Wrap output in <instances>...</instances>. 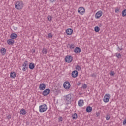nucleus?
<instances>
[{"instance_id": "obj_1", "label": "nucleus", "mask_w": 126, "mask_h": 126, "mask_svg": "<svg viewBox=\"0 0 126 126\" xmlns=\"http://www.w3.org/2000/svg\"><path fill=\"white\" fill-rule=\"evenodd\" d=\"M24 4L22 1H17L15 3V8L19 10V9H22Z\"/></svg>"}, {"instance_id": "obj_2", "label": "nucleus", "mask_w": 126, "mask_h": 126, "mask_svg": "<svg viewBox=\"0 0 126 126\" xmlns=\"http://www.w3.org/2000/svg\"><path fill=\"white\" fill-rule=\"evenodd\" d=\"M39 109L40 113H44V112H46L48 110V106L47 104H43L39 106Z\"/></svg>"}, {"instance_id": "obj_3", "label": "nucleus", "mask_w": 126, "mask_h": 126, "mask_svg": "<svg viewBox=\"0 0 126 126\" xmlns=\"http://www.w3.org/2000/svg\"><path fill=\"white\" fill-rule=\"evenodd\" d=\"M71 99H72V96H71V94H68L66 95L65 98L66 104L67 105H68V104H70V103H71Z\"/></svg>"}, {"instance_id": "obj_4", "label": "nucleus", "mask_w": 126, "mask_h": 126, "mask_svg": "<svg viewBox=\"0 0 126 126\" xmlns=\"http://www.w3.org/2000/svg\"><path fill=\"white\" fill-rule=\"evenodd\" d=\"M73 60V58L71 56L67 55L65 58V62L66 63H71Z\"/></svg>"}, {"instance_id": "obj_5", "label": "nucleus", "mask_w": 126, "mask_h": 126, "mask_svg": "<svg viewBox=\"0 0 126 126\" xmlns=\"http://www.w3.org/2000/svg\"><path fill=\"white\" fill-rule=\"evenodd\" d=\"M63 86L65 89H66V90H68V89L70 88V83H69V82L68 81H65L64 82Z\"/></svg>"}, {"instance_id": "obj_6", "label": "nucleus", "mask_w": 126, "mask_h": 126, "mask_svg": "<svg viewBox=\"0 0 126 126\" xmlns=\"http://www.w3.org/2000/svg\"><path fill=\"white\" fill-rule=\"evenodd\" d=\"M110 98H111V95H110V94H106L103 98L104 102L108 103Z\"/></svg>"}, {"instance_id": "obj_7", "label": "nucleus", "mask_w": 126, "mask_h": 126, "mask_svg": "<svg viewBox=\"0 0 126 126\" xmlns=\"http://www.w3.org/2000/svg\"><path fill=\"white\" fill-rule=\"evenodd\" d=\"M103 15V12L101 10L98 11L97 12L95 15V17L96 19H99L101 16Z\"/></svg>"}, {"instance_id": "obj_8", "label": "nucleus", "mask_w": 126, "mask_h": 126, "mask_svg": "<svg viewBox=\"0 0 126 126\" xmlns=\"http://www.w3.org/2000/svg\"><path fill=\"white\" fill-rule=\"evenodd\" d=\"M78 12L81 14V15H83L84 12H85V9L83 7H80L78 9Z\"/></svg>"}, {"instance_id": "obj_9", "label": "nucleus", "mask_w": 126, "mask_h": 126, "mask_svg": "<svg viewBox=\"0 0 126 126\" xmlns=\"http://www.w3.org/2000/svg\"><path fill=\"white\" fill-rule=\"evenodd\" d=\"M50 92H51L50 89H46L43 92L42 95L43 96H48V94H50Z\"/></svg>"}, {"instance_id": "obj_10", "label": "nucleus", "mask_w": 126, "mask_h": 126, "mask_svg": "<svg viewBox=\"0 0 126 126\" xmlns=\"http://www.w3.org/2000/svg\"><path fill=\"white\" fill-rule=\"evenodd\" d=\"M72 77L73 78H75L78 76V71L76 70L73 71L71 74Z\"/></svg>"}, {"instance_id": "obj_11", "label": "nucleus", "mask_w": 126, "mask_h": 126, "mask_svg": "<svg viewBox=\"0 0 126 126\" xmlns=\"http://www.w3.org/2000/svg\"><path fill=\"white\" fill-rule=\"evenodd\" d=\"M39 88L41 91L45 90L46 89V84L44 83L40 84Z\"/></svg>"}, {"instance_id": "obj_12", "label": "nucleus", "mask_w": 126, "mask_h": 126, "mask_svg": "<svg viewBox=\"0 0 126 126\" xmlns=\"http://www.w3.org/2000/svg\"><path fill=\"white\" fill-rule=\"evenodd\" d=\"M74 52L75 53V54H79V53H81V48L77 47L75 48Z\"/></svg>"}, {"instance_id": "obj_13", "label": "nucleus", "mask_w": 126, "mask_h": 126, "mask_svg": "<svg viewBox=\"0 0 126 126\" xmlns=\"http://www.w3.org/2000/svg\"><path fill=\"white\" fill-rule=\"evenodd\" d=\"M73 32V30L71 29H67L66 30L67 35H71Z\"/></svg>"}, {"instance_id": "obj_14", "label": "nucleus", "mask_w": 126, "mask_h": 126, "mask_svg": "<svg viewBox=\"0 0 126 126\" xmlns=\"http://www.w3.org/2000/svg\"><path fill=\"white\" fill-rule=\"evenodd\" d=\"M7 43L8 45H10V46H12L14 44V40L11 39H8L7 40Z\"/></svg>"}, {"instance_id": "obj_15", "label": "nucleus", "mask_w": 126, "mask_h": 126, "mask_svg": "<svg viewBox=\"0 0 126 126\" xmlns=\"http://www.w3.org/2000/svg\"><path fill=\"white\" fill-rule=\"evenodd\" d=\"M30 69H34L35 68V64L33 63H30L29 64Z\"/></svg>"}, {"instance_id": "obj_16", "label": "nucleus", "mask_w": 126, "mask_h": 126, "mask_svg": "<svg viewBox=\"0 0 126 126\" xmlns=\"http://www.w3.org/2000/svg\"><path fill=\"white\" fill-rule=\"evenodd\" d=\"M0 53L2 56H4L6 54V49L5 48H2L0 49Z\"/></svg>"}, {"instance_id": "obj_17", "label": "nucleus", "mask_w": 126, "mask_h": 126, "mask_svg": "<svg viewBox=\"0 0 126 126\" xmlns=\"http://www.w3.org/2000/svg\"><path fill=\"white\" fill-rule=\"evenodd\" d=\"M10 38L12 40H14V39H16V38H17V34L15 33H12L10 35Z\"/></svg>"}, {"instance_id": "obj_18", "label": "nucleus", "mask_w": 126, "mask_h": 126, "mask_svg": "<svg viewBox=\"0 0 126 126\" xmlns=\"http://www.w3.org/2000/svg\"><path fill=\"white\" fill-rule=\"evenodd\" d=\"M22 66H24L26 68H28V67H29V63H28V61H25V62H24L23 64H22Z\"/></svg>"}, {"instance_id": "obj_19", "label": "nucleus", "mask_w": 126, "mask_h": 126, "mask_svg": "<svg viewBox=\"0 0 126 126\" xmlns=\"http://www.w3.org/2000/svg\"><path fill=\"white\" fill-rule=\"evenodd\" d=\"M83 104H84L83 100L80 99L79 100L78 103V105L79 107H82V106H83Z\"/></svg>"}, {"instance_id": "obj_20", "label": "nucleus", "mask_w": 126, "mask_h": 126, "mask_svg": "<svg viewBox=\"0 0 126 126\" xmlns=\"http://www.w3.org/2000/svg\"><path fill=\"white\" fill-rule=\"evenodd\" d=\"M10 77L11 78H15L16 77V73H15V72H11L10 73Z\"/></svg>"}, {"instance_id": "obj_21", "label": "nucleus", "mask_w": 126, "mask_h": 126, "mask_svg": "<svg viewBox=\"0 0 126 126\" xmlns=\"http://www.w3.org/2000/svg\"><path fill=\"white\" fill-rule=\"evenodd\" d=\"M20 114L23 115V116H24V115H26V114H27V112H26V111H25V109H22L20 110Z\"/></svg>"}, {"instance_id": "obj_22", "label": "nucleus", "mask_w": 126, "mask_h": 126, "mask_svg": "<svg viewBox=\"0 0 126 126\" xmlns=\"http://www.w3.org/2000/svg\"><path fill=\"white\" fill-rule=\"evenodd\" d=\"M87 113H91L92 112V108L91 106H88L86 110Z\"/></svg>"}, {"instance_id": "obj_23", "label": "nucleus", "mask_w": 126, "mask_h": 126, "mask_svg": "<svg viewBox=\"0 0 126 126\" xmlns=\"http://www.w3.org/2000/svg\"><path fill=\"white\" fill-rule=\"evenodd\" d=\"M48 53V49L47 48L44 47L42 49V53L43 54L47 55V53Z\"/></svg>"}, {"instance_id": "obj_24", "label": "nucleus", "mask_w": 126, "mask_h": 126, "mask_svg": "<svg viewBox=\"0 0 126 126\" xmlns=\"http://www.w3.org/2000/svg\"><path fill=\"white\" fill-rule=\"evenodd\" d=\"M78 118L77 113H74L72 115L73 120H76Z\"/></svg>"}, {"instance_id": "obj_25", "label": "nucleus", "mask_w": 126, "mask_h": 126, "mask_svg": "<svg viewBox=\"0 0 126 126\" xmlns=\"http://www.w3.org/2000/svg\"><path fill=\"white\" fill-rule=\"evenodd\" d=\"M94 31L95 32H99L100 31V28L98 26H96L94 27Z\"/></svg>"}, {"instance_id": "obj_26", "label": "nucleus", "mask_w": 126, "mask_h": 126, "mask_svg": "<svg viewBox=\"0 0 126 126\" xmlns=\"http://www.w3.org/2000/svg\"><path fill=\"white\" fill-rule=\"evenodd\" d=\"M122 16L123 17H125V16H126V9H125L123 11H122Z\"/></svg>"}, {"instance_id": "obj_27", "label": "nucleus", "mask_w": 126, "mask_h": 126, "mask_svg": "<svg viewBox=\"0 0 126 126\" xmlns=\"http://www.w3.org/2000/svg\"><path fill=\"white\" fill-rule=\"evenodd\" d=\"M52 19H53V16H50V15L47 16V19L48 21H50V22L52 21Z\"/></svg>"}, {"instance_id": "obj_28", "label": "nucleus", "mask_w": 126, "mask_h": 126, "mask_svg": "<svg viewBox=\"0 0 126 126\" xmlns=\"http://www.w3.org/2000/svg\"><path fill=\"white\" fill-rule=\"evenodd\" d=\"M68 46H69V48L70 49H74L75 47V45L74 44H68Z\"/></svg>"}, {"instance_id": "obj_29", "label": "nucleus", "mask_w": 126, "mask_h": 126, "mask_svg": "<svg viewBox=\"0 0 126 126\" xmlns=\"http://www.w3.org/2000/svg\"><path fill=\"white\" fill-rule=\"evenodd\" d=\"M116 57L118 58V59H121V58H122V56L120 53H116Z\"/></svg>"}, {"instance_id": "obj_30", "label": "nucleus", "mask_w": 126, "mask_h": 126, "mask_svg": "<svg viewBox=\"0 0 126 126\" xmlns=\"http://www.w3.org/2000/svg\"><path fill=\"white\" fill-rule=\"evenodd\" d=\"M82 88H83V89H86V88H87V85L84 84L82 86Z\"/></svg>"}, {"instance_id": "obj_31", "label": "nucleus", "mask_w": 126, "mask_h": 126, "mask_svg": "<svg viewBox=\"0 0 126 126\" xmlns=\"http://www.w3.org/2000/svg\"><path fill=\"white\" fill-rule=\"evenodd\" d=\"M76 69L77 70H78V71L81 70V67L80 65H77L76 67Z\"/></svg>"}, {"instance_id": "obj_32", "label": "nucleus", "mask_w": 126, "mask_h": 126, "mask_svg": "<svg viewBox=\"0 0 126 126\" xmlns=\"http://www.w3.org/2000/svg\"><path fill=\"white\" fill-rule=\"evenodd\" d=\"M119 11H120V8H119V7L115 8L116 13H118V12H119Z\"/></svg>"}, {"instance_id": "obj_33", "label": "nucleus", "mask_w": 126, "mask_h": 126, "mask_svg": "<svg viewBox=\"0 0 126 126\" xmlns=\"http://www.w3.org/2000/svg\"><path fill=\"white\" fill-rule=\"evenodd\" d=\"M110 74L111 76H114L115 75V72L113 71L110 72Z\"/></svg>"}, {"instance_id": "obj_34", "label": "nucleus", "mask_w": 126, "mask_h": 126, "mask_svg": "<svg viewBox=\"0 0 126 126\" xmlns=\"http://www.w3.org/2000/svg\"><path fill=\"white\" fill-rule=\"evenodd\" d=\"M110 119V115L107 114L106 117V121H109V120Z\"/></svg>"}, {"instance_id": "obj_35", "label": "nucleus", "mask_w": 126, "mask_h": 126, "mask_svg": "<svg viewBox=\"0 0 126 126\" xmlns=\"http://www.w3.org/2000/svg\"><path fill=\"white\" fill-rule=\"evenodd\" d=\"M48 38H53V35L52 34V33H49L48 34Z\"/></svg>"}, {"instance_id": "obj_36", "label": "nucleus", "mask_w": 126, "mask_h": 126, "mask_svg": "<svg viewBox=\"0 0 126 126\" xmlns=\"http://www.w3.org/2000/svg\"><path fill=\"white\" fill-rule=\"evenodd\" d=\"M28 68H26V67H23V68L22 69V70H23V71H26V70Z\"/></svg>"}, {"instance_id": "obj_37", "label": "nucleus", "mask_w": 126, "mask_h": 126, "mask_svg": "<svg viewBox=\"0 0 126 126\" xmlns=\"http://www.w3.org/2000/svg\"><path fill=\"white\" fill-rule=\"evenodd\" d=\"M49 1L51 2V3H53V2L57 1V0H49Z\"/></svg>"}, {"instance_id": "obj_38", "label": "nucleus", "mask_w": 126, "mask_h": 126, "mask_svg": "<svg viewBox=\"0 0 126 126\" xmlns=\"http://www.w3.org/2000/svg\"><path fill=\"white\" fill-rule=\"evenodd\" d=\"M59 121L60 122H62L63 121V117H59Z\"/></svg>"}, {"instance_id": "obj_39", "label": "nucleus", "mask_w": 126, "mask_h": 126, "mask_svg": "<svg viewBox=\"0 0 126 126\" xmlns=\"http://www.w3.org/2000/svg\"><path fill=\"white\" fill-rule=\"evenodd\" d=\"M91 77H96V75H95L94 74H93L91 75Z\"/></svg>"}, {"instance_id": "obj_40", "label": "nucleus", "mask_w": 126, "mask_h": 126, "mask_svg": "<svg viewBox=\"0 0 126 126\" xmlns=\"http://www.w3.org/2000/svg\"><path fill=\"white\" fill-rule=\"evenodd\" d=\"M123 125H126V118L125 119V120L123 123Z\"/></svg>"}, {"instance_id": "obj_41", "label": "nucleus", "mask_w": 126, "mask_h": 126, "mask_svg": "<svg viewBox=\"0 0 126 126\" xmlns=\"http://www.w3.org/2000/svg\"><path fill=\"white\" fill-rule=\"evenodd\" d=\"M7 119H8V120H10V119H11V115H8V116H7Z\"/></svg>"}, {"instance_id": "obj_42", "label": "nucleus", "mask_w": 126, "mask_h": 126, "mask_svg": "<svg viewBox=\"0 0 126 126\" xmlns=\"http://www.w3.org/2000/svg\"><path fill=\"white\" fill-rule=\"evenodd\" d=\"M13 28L14 30H17V27H16L15 26H13Z\"/></svg>"}, {"instance_id": "obj_43", "label": "nucleus", "mask_w": 126, "mask_h": 126, "mask_svg": "<svg viewBox=\"0 0 126 126\" xmlns=\"http://www.w3.org/2000/svg\"><path fill=\"white\" fill-rule=\"evenodd\" d=\"M96 117H99L100 116V113H96Z\"/></svg>"}, {"instance_id": "obj_44", "label": "nucleus", "mask_w": 126, "mask_h": 126, "mask_svg": "<svg viewBox=\"0 0 126 126\" xmlns=\"http://www.w3.org/2000/svg\"><path fill=\"white\" fill-rule=\"evenodd\" d=\"M32 53H35V52H36V50L35 49H32Z\"/></svg>"}, {"instance_id": "obj_45", "label": "nucleus", "mask_w": 126, "mask_h": 126, "mask_svg": "<svg viewBox=\"0 0 126 126\" xmlns=\"http://www.w3.org/2000/svg\"><path fill=\"white\" fill-rule=\"evenodd\" d=\"M81 82H79L78 84V85H81Z\"/></svg>"}, {"instance_id": "obj_46", "label": "nucleus", "mask_w": 126, "mask_h": 126, "mask_svg": "<svg viewBox=\"0 0 126 126\" xmlns=\"http://www.w3.org/2000/svg\"><path fill=\"white\" fill-rule=\"evenodd\" d=\"M118 49H119V51H122V49H120V47H118Z\"/></svg>"}, {"instance_id": "obj_47", "label": "nucleus", "mask_w": 126, "mask_h": 126, "mask_svg": "<svg viewBox=\"0 0 126 126\" xmlns=\"http://www.w3.org/2000/svg\"><path fill=\"white\" fill-rule=\"evenodd\" d=\"M26 124H27V125H29V122H26Z\"/></svg>"}]
</instances>
